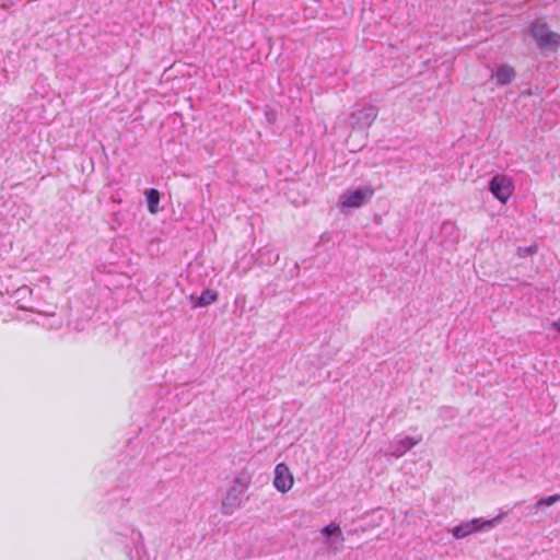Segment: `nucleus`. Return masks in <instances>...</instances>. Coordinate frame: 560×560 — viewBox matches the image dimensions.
Returning <instances> with one entry per match:
<instances>
[{
	"mask_svg": "<svg viewBox=\"0 0 560 560\" xmlns=\"http://www.w3.org/2000/svg\"><path fill=\"white\" fill-rule=\"evenodd\" d=\"M252 483V476L248 471L242 470L233 479L225 495L222 498L221 511L224 515H232L248 499L246 491Z\"/></svg>",
	"mask_w": 560,
	"mask_h": 560,
	"instance_id": "nucleus-1",
	"label": "nucleus"
},
{
	"mask_svg": "<svg viewBox=\"0 0 560 560\" xmlns=\"http://www.w3.org/2000/svg\"><path fill=\"white\" fill-rule=\"evenodd\" d=\"M530 34L542 51H556L560 47V34L552 32L542 20L530 24Z\"/></svg>",
	"mask_w": 560,
	"mask_h": 560,
	"instance_id": "nucleus-2",
	"label": "nucleus"
},
{
	"mask_svg": "<svg viewBox=\"0 0 560 560\" xmlns=\"http://www.w3.org/2000/svg\"><path fill=\"white\" fill-rule=\"evenodd\" d=\"M504 514H499L491 520H483L480 517L465 521L451 529V534L456 539H463L471 534L495 527L503 518Z\"/></svg>",
	"mask_w": 560,
	"mask_h": 560,
	"instance_id": "nucleus-3",
	"label": "nucleus"
},
{
	"mask_svg": "<svg viewBox=\"0 0 560 560\" xmlns=\"http://www.w3.org/2000/svg\"><path fill=\"white\" fill-rule=\"evenodd\" d=\"M374 194L370 186L346 190L339 198V205L343 208H359L369 201Z\"/></svg>",
	"mask_w": 560,
	"mask_h": 560,
	"instance_id": "nucleus-4",
	"label": "nucleus"
},
{
	"mask_svg": "<svg viewBox=\"0 0 560 560\" xmlns=\"http://www.w3.org/2000/svg\"><path fill=\"white\" fill-rule=\"evenodd\" d=\"M491 194L502 203H505L514 190L513 180L504 174L494 175L488 185Z\"/></svg>",
	"mask_w": 560,
	"mask_h": 560,
	"instance_id": "nucleus-5",
	"label": "nucleus"
},
{
	"mask_svg": "<svg viewBox=\"0 0 560 560\" xmlns=\"http://www.w3.org/2000/svg\"><path fill=\"white\" fill-rule=\"evenodd\" d=\"M378 114V108L372 104H364L360 108L352 112L349 120L353 128L366 129L369 128Z\"/></svg>",
	"mask_w": 560,
	"mask_h": 560,
	"instance_id": "nucleus-6",
	"label": "nucleus"
},
{
	"mask_svg": "<svg viewBox=\"0 0 560 560\" xmlns=\"http://www.w3.org/2000/svg\"><path fill=\"white\" fill-rule=\"evenodd\" d=\"M422 441V435L419 436H396L394 441L390 442L388 446L387 454L399 458L404 456L408 451H410L413 446L419 444Z\"/></svg>",
	"mask_w": 560,
	"mask_h": 560,
	"instance_id": "nucleus-7",
	"label": "nucleus"
},
{
	"mask_svg": "<svg viewBox=\"0 0 560 560\" xmlns=\"http://www.w3.org/2000/svg\"><path fill=\"white\" fill-rule=\"evenodd\" d=\"M273 486L282 493L288 492L293 486V476L283 463L278 464L275 468Z\"/></svg>",
	"mask_w": 560,
	"mask_h": 560,
	"instance_id": "nucleus-8",
	"label": "nucleus"
},
{
	"mask_svg": "<svg viewBox=\"0 0 560 560\" xmlns=\"http://www.w3.org/2000/svg\"><path fill=\"white\" fill-rule=\"evenodd\" d=\"M320 533L326 537L329 547L334 550H339L345 541V537L337 523H330L325 526Z\"/></svg>",
	"mask_w": 560,
	"mask_h": 560,
	"instance_id": "nucleus-9",
	"label": "nucleus"
},
{
	"mask_svg": "<svg viewBox=\"0 0 560 560\" xmlns=\"http://www.w3.org/2000/svg\"><path fill=\"white\" fill-rule=\"evenodd\" d=\"M515 78V71L512 67L508 65H502L497 69L495 79L498 84L505 85L512 82Z\"/></svg>",
	"mask_w": 560,
	"mask_h": 560,
	"instance_id": "nucleus-10",
	"label": "nucleus"
},
{
	"mask_svg": "<svg viewBox=\"0 0 560 560\" xmlns=\"http://www.w3.org/2000/svg\"><path fill=\"white\" fill-rule=\"evenodd\" d=\"M560 501V493H556L549 497L541 498L536 501L534 505L527 506L528 512L532 514L535 510L551 506Z\"/></svg>",
	"mask_w": 560,
	"mask_h": 560,
	"instance_id": "nucleus-11",
	"label": "nucleus"
},
{
	"mask_svg": "<svg viewBox=\"0 0 560 560\" xmlns=\"http://www.w3.org/2000/svg\"><path fill=\"white\" fill-rule=\"evenodd\" d=\"M145 197H147L148 210L152 214L156 213L159 211L160 192L154 188H150V189L145 190Z\"/></svg>",
	"mask_w": 560,
	"mask_h": 560,
	"instance_id": "nucleus-12",
	"label": "nucleus"
},
{
	"mask_svg": "<svg viewBox=\"0 0 560 560\" xmlns=\"http://www.w3.org/2000/svg\"><path fill=\"white\" fill-rule=\"evenodd\" d=\"M218 299V294L217 292L212 291V290H205L200 296L198 298L197 302H196V306H208L210 305L211 303L215 302Z\"/></svg>",
	"mask_w": 560,
	"mask_h": 560,
	"instance_id": "nucleus-13",
	"label": "nucleus"
},
{
	"mask_svg": "<svg viewBox=\"0 0 560 560\" xmlns=\"http://www.w3.org/2000/svg\"><path fill=\"white\" fill-rule=\"evenodd\" d=\"M441 231L443 234L450 236L452 242H457L458 234H457L456 226L453 222H450V221L443 222L442 226H441Z\"/></svg>",
	"mask_w": 560,
	"mask_h": 560,
	"instance_id": "nucleus-14",
	"label": "nucleus"
},
{
	"mask_svg": "<svg viewBox=\"0 0 560 560\" xmlns=\"http://www.w3.org/2000/svg\"><path fill=\"white\" fill-rule=\"evenodd\" d=\"M536 252L535 246H527V247H518L517 248V255L520 257H527L529 255H533Z\"/></svg>",
	"mask_w": 560,
	"mask_h": 560,
	"instance_id": "nucleus-15",
	"label": "nucleus"
},
{
	"mask_svg": "<svg viewBox=\"0 0 560 560\" xmlns=\"http://www.w3.org/2000/svg\"><path fill=\"white\" fill-rule=\"evenodd\" d=\"M551 327L557 330L558 332H560V319L559 320H556L551 324Z\"/></svg>",
	"mask_w": 560,
	"mask_h": 560,
	"instance_id": "nucleus-16",
	"label": "nucleus"
},
{
	"mask_svg": "<svg viewBox=\"0 0 560 560\" xmlns=\"http://www.w3.org/2000/svg\"><path fill=\"white\" fill-rule=\"evenodd\" d=\"M18 319H22V320H27V322H33V319H31L28 317V315H26L25 317H20V316H16Z\"/></svg>",
	"mask_w": 560,
	"mask_h": 560,
	"instance_id": "nucleus-17",
	"label": "nucleus"
}]
</instances>
